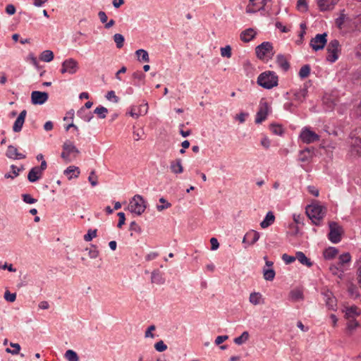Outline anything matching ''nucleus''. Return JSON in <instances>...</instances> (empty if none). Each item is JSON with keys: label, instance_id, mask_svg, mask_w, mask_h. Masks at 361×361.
Wrapping results in <instances>:
<instances>
[{"label": "nucleus", "instance_id": "nucleus-61", "mask_svg": "<svg viewBox=\"0 0 361 361\" xmlns=\"http://www.w3.org/2000/svg\"><path fill=\"white\" fill-rule=\"evenodd\" d=\"M88 180L92 186H96L98 184L97 176L95 175V171H92L88 177Z\"/></svg>", "mask_w": 361, "mask_h": 361}, {"label": "nucleus", "instance_id": "nucleus-43", "mask_svg": "<svg viewBox=\"0 0 361 361\" xmlns=\"http://www.w3.org/2000/svg\"><path fill=\"white\" fill-rule=\"evenodd\" d=\"M93 113L96 114L99 118L103 119L106 118L108 109L104 106H99L94 110Z\"/></svg>", "mask_w": 361, "mask_h": 361}, {"label": "nucleus", "instance_id": "nucleus-51", "mask_svg": "<svg viewBox=\"0 0 361 361\" xmlns=\"http://www.w3.org/2000/svg\"><path fill=\"white\" fill-rule=\"evenodd\" d=\"M293 223L296 224L300 227L303 226L305 225V223H304V220L305 218V216L294 214L293 216Z\"/></svg>", "mask_w": 361, "mask_h": 361}, {"label": "nucleus", "instance_id": "nucleus-42", "mask_svg": "<svg viewBox=\"0 0 361 361\" xmlns=\"http://www.w3.org/2000/svg\"><path fill=\"white\" fill-rule=\"evenodd\" d=\"M262 294L259 293H256V292H254V293H252L250 295V302L253 304V305H259L261 303V300H262Z\"/></svg>", "mask_w": 361, "mask_h": 361}, {"label": "nucleus", "instance_id": "nucleus-26", "mask_svg": "<svg viewBox=\"0 0 361 361\" xmlns=\"http://www.w3.org/2000/svg\"><path fill=\"white\" fill-rule=\"evenodd\" d=\"M63 150L66 151L68 154H71L73 153L78 154L80 153L78 148L73 145V143L70 140H66L63 146H62Z\"/></svg>", "mask_w": 361, "mask_h": 361}, {"label": "nucleus", "instance_id": "nucleus-58", "mask_svg": "<svg viewBox=\"0 0 361 361\" xmlns=\"http://www.w3.org/2000/svg\"><path fill=\"white\" fill-rule=\"evenodd\" d=\"M154 348L157 351L161 353L167 349V345L163 341H159L154 344Z\"/></svg>", "mask_w": 361, "mask_h": 361}, {"label": "nucleus", "instance_id": "nucleus-25", "mask_svg": "<svg viewBox=\"0 0 361 361\" xmlns=\"http://www.w3.org/2000/svg\"><path fill=\"white\" fill-rule=\"evenodd\" d=\"M181 162L182 161L180 159H176L175 161H171L170 169L173 173L178 174L183 171Z\"/></svg>", "mask_w": 361, "mask_h": 361}, {"label": "nucleus", "instance_id": "nucleus-63", "mask_svg": "<svg viewBox=\"0 0 361 361\" xmlns=\"http://www.w3.org/2000/svg\"><path fill=\"white\" fill-rule=\"evenodd\" d=\"M281 258L286 264H290L296 259V257L290 256L287 254H283Z\"/></svg>", "mask_w": 361, "mask_h": 361}, {"label": "nucleus", "instance_id": "nucleus-32", "mask_svg": "<svg viewBox=\"0 0 361 361\" xmlns=\"http://www.w3.org/2000/svg\"><path fill=\"white\" fill-rule=\"evenodd\" d=\"M329 270L332 274H334V276H337L340 279H341L343 277V273L346 270V269H343L336 264H331L329 267Z\"/></svg>", "mask_w": 361, "mask_h": 361}, {"label": "nucleus", "instance_id": "nucleus-46", "mask_svg": "<svg viewBox=\"0 0 361 361\" xmlns=\"http://www.w3.org/2000/svg\"><path fill=\"white\" fill-rule=\"evenodd\" d=\"M327 209L325 206L319 204L317 202V221L322 219L326 215Z\"/></svg>", "mask_w": 361, "mask_h": 361}, {"label": "nucleus", "instance_id": "nucleus-18", "mask_svg": "<svg viewBox=\"0 0 361 361\" xmlns=\"http://www.w3.org/2000/svg\"><path fill=\"white\" fill-rule=\"evenodd\" d=\"M43 173L36 166L32 167L28 172L27 180L30 183H35L39 180Z\"/></svg>", "mask_w": 361, "mask_h": 361}, {"label": "nucleus", "instance_id": "nucleus-2", "mask_svg": "<svg viewBox=\"0 0 361 361\" xmlns=\"http://www.w3.org/2000/svg\"><path fill=\"white\" fill-rule=\"evenodd\" d=\"M257 83L266 90H271L278 86L279 77L274 71H266L258 75Z\"/></svg>", "mask_w": 361, "mask_h": 361}, {"label": "nucleus", "instance_id": "nucleus-24", "mask_svg": "<svg viewBox=\"0 0 361 361\" xmlns=\"http://www.w3.org/2000/svg\"><path fill=\"white\" fill-rule=\"evenodd\" d=\"M338 253V250L334 247H329L323 252L325 259L330 260L334 259Z\"/></svg>", "mask_w": 361, "mask_h": 361}, {"label": "nucleus", "instance_id": "nucleus-4", "mask_svg": "<svg viewBox=\"0 0 361 361\" xmlns=\"http://www.w3.org/2000/svg\"><path fill=\"white\" fill-rule=\"evenodd\" d=\"M339 42L337 39L331 40L329 44L327 45V54L326 56V59L327 61L334 63L338 58V51H339Z\"/></svg>", "mask_w": 361, "mask_h": 361}, {"label": "nucleus", "instance_id": "nucleus-64", "mask_svg": "<svg viewBox=\"0 0 361 361\" xmlns=\"http://www.w3.org/2000/svg\"><path fill=\"white\" fill-rule=\"evenodd\" d=\"M118 216V224H117V227L121 228H122V226L125 224V221H126V215L123 212H118L117 214Z\"/></svg>", "mask_w": 361, "mask_h": 361}, {"label": "nucleus", "instance_id": "nucleus-53", "mask_svg": "<svg viewBox=\"0 0 361 361\" xmlns=\"http://www.w3.org/2000/svg\"><path fill=\"white\" fill-rule=\"evenodd\" d=\"M221 55L223 57L231 58L232 55L231 47L230 45H226L221 48Z\"/></svg>", "mask_w": 361, "mask_h": 361}, {"label": "nucleus", "instance_id": "nucleus-52", "mask_svg": "<svg viewBox=\"0 0 361 361\" xmlns=\"http://www.w3.org/2000/svg\"><path fill=\"white\" fill-rule=\"evenodd\" d=\"M97 229H89L87 233L84 235V240L87 242L91 241L97 236Z\"/></svg>", "mask_w": 361, "mask_h": 361}, {"label": "nucleus", "instance_id": "nucleus-45", "mask_svg": "<svg viewBox=\"0 0 361 361\" xmlns=\"http://www.w3.org/2000/svg\"><path fill=\"white\" fill-rule=\"evenodd\" d=\"M114 40L116 44L117 48L121 49L123 47V44L125 42L124 37L119 33H116L114 35Z\"/></svg>", "mask_w": 361, "mask_h": 361}, {"label": "nucleus", "instance_id": "nucleus-59", "mask_svg": "<svg viewBox=\"0 0 361 361\" xmlns=\"http://www.w3.org/2000/svg\"><path fill=\"white\" fill-rule=\"evenodd\" d=\"M4 299L8 302H13L16 299V293H12L10 291L6 290L4 293Z\"/></svg>", "mask_w": 361, "mask_h": 361}, {"label": "nucleus", "instance_id": "nucleus-37", "mask_svg": "<svg viewBox=\"0 0 361 361\" xmlns=\"http://www.w3.org/2000/svg\"><path fill=\"white\" fill-rule=\"evenodd\" d=\"M275 275L276 272L272 268L263 269L264 279L267 281H272L274 279Z\"/></svg>", "mask_w": 361, "mask_h": 361}, {"label": "nucleus", "instance_id": "nucleus-9", "mask_svg": "<svg viewBox=\"0 0 361 361\" xmlns=\"http://www.w3.org/2000/svg\"><path fill=\"white\" fill-rule=\"evenodd\" d=\"M49 99V94L47 92L32 91L31 93V102L34 105H42Z\"/></svg>", "mask_w": 361, "mask_h": 361}, {"label": "nucleus", "instance_id": "nucleus-12", "mask_svg": "<svg viewBox=\"0 0 361 361\" xmlns=\"http://www.w3.org/2000/svg\"><path fill=\"white\" fill-rule=\"evenodd\" d=\"M324 300L325 301L326 305L330 310H336L337 306L336 299L333 295V293L331 291L326 290L323 292L322 293Z\"/></svg>", "mask_w": 361, "mask_h": 361}, {"label": "nucleus", "instance_id": "nucleus-33", "mask_svg": "<svg viewBox=\"0 0 361 361\" xmlns=\"http://www.w3.org/2000/svg\"><path fill=\"white\" fill-rule=\"evenodd\" d=\"M135 55L137 57V60L140 62H149V54L148 52L142 49H138L135 51Z\"/></svg>", "mask_w": 361, "mask_h": 361}, {"label": "nucleus", "instance_id": "nucleus-27", "mask_svg": "<svg viewBox=\"0 0 361 361\" xmlns=\"http://www.w3.org/2000/svg\"><path fill=\"white\" fill-rule=\"evenodd\" d=\"M307 93L308 91H307L306 88H302L296 90L293 94V99L300 103L302 102L307 96Z\"/></svg>", "mask_w": 361, "mask_h": 361}, {"label": "nucleus", "instance_id": "nucleus-39", "mask_svg": "<svg viewBox=\"0 0 361 361\" xmlns=\"http://www.w3.org/2000/svg\"><path fill=\"white\" fill-rule=\"evenodd\" d=\"M249 336L248 331H243L240 336L235 338L233 341L235 344L240 345L249 339Z\"/></svg>", "mask_w": 361, "mask_h": 361}, {"label": "nucleus", "instance_id": "nucleus-38", "mask_svg": "<svg viewBox=\"0 0 361 361\" xmlns=\"http://www.w3.org/2000/svg\"><path fill=\"white\" fill-rule=\"evenodd\" d=\"M270 130L276 135H282L284 133L283 128L281 125L271 123L269 126Z\"/></svg>", "mask_w": 361, "mask_h": 361}, {"label": "nucleus", "instance_id": "nucleus-44", "mask_svg": "<svg viewBox=\"0 0 361 361\" xmlns=\"http://www.w3.org/2000/svg\"><path fill=\"white\" fill-rule=\"evenodd\" d=\"M65 357L68 361H79V356L73 350H68L65 353Z\"/></svg>", "mask_w": 361, "mask_h": 361}, {"label": "nucleus", "instance_id": "nucleus-20", "mask_svg": "<svg viewBox=\"0 0 361 361\" xmlns=\"http://www.w3.org/2000/svg\"><path fill=\"white\" fill-rule=\"evenodd\" d=\"M257 35V32L252 28H247L240 34V39L244 42H249L252 40Z\"/></svg>", "mask_w": 361, "mask_h": 361}, {"label": "nucleus", "instance_id": "nucleus-8", "mask_svg": "<svg viewBox=\"0 0 361 361\" xmlns=\"http://www.w3.org/2000/svg\"><path fill=\"white\" fill-rule=\"evenodd\" d=\"M299 138L303 143L310 144L316 141V133L311 130L310 127L305 126L302 128Z\"/></svg>", "mask_w": 361, "mask_h": 361}, {"label": "nucleus", "instance_id": "nucleus-34", "mask_svg": "<svg viewBox=\"0 0 361 361\" xmlns=\"http://www.w3.org/2000/svg\"><path fill=\"white\" fill-rule=\"evenodd\" d=\"M63 173L66 176L70 175L71 173H73V176H70L68 179L71 180L73 177L77 178L80 174L79 168L75 166H68L63 172Z\"/></svg>", "mask_w": 361, "mask_h": 361}, {"label": "nucleus", "instance_id": "nucleus-13", "mask_svg": "<svg viewBox=\"0 0 361 361\" xmlns=\"http://www.w3.org/2000/svg\"><path fill=\"white\" fill-rule=\"evenodd\" d=\"M259 237L260 235L259 232L251 230L246 233L243 238V243H247L248 245H252L259 240Z\"/></svg>", "mask_w": 361, "mask_h": 361}, {"label": "nucleus", "instance_id": "nucleus-22", "mask_svg": "<svg viewBox=\"0 0 361 361\" xmlns=\"http://www.w3.org/2000/svg\"><path fill=\"white\" fill-rule=\"evenodd\" d=\"M351 261V255L349 252H345L338 257L337 264L343 269H345V266Z\"/></svg>", "mask_w": 361, "mask_h": 361}, {"label": "nucleus", "instance_id": "nucleus-36", "mask_svg": "<svg viewBox=\"0 0 361 361\" xmlns=\"http://www.w3.org/2000/svg\"><path fill=\"white\" fill-rule=\"evenodd\" d=\"M54 55L52 51L45 50L41 53L39 59L44 62H50L54 59Z\"/></svg>", "mask_w": 361, "mask_h": 361}, {"label": "nucleus", "instance_id": "nucleus-1", "mask_svg": "<svg viewBox=\"0 0 361 361\" xmlns=\"http://www.w3.org/2000/svg\"><path fill=\"white\" fill-rule=\"evenodd\" d=\"M348 144V156L351 158L361 157V128H355L350 132Z\"/></svg>", "mask_w": 361, "mask_h": 361}, {"label": "nucleus", "instance_id": "nucleus-50", "mask_svg": "<svg viewBox=\"0 0 361 361\" xmlns=\"http://www.w3.org/2000/svg\"><path fill=\"white\" fill-rule=\"evenodd\" d=\"M297 9L300 12H305L308 9L307 0H298Z\"/></svg>", "mask_w": 361, "mask_h": 361}, {"label": "nucleus", "instance_id": "nucleus-40", "mask_svg": "<svg viewBox=\"0 0 361 361\" xmlns=\"http://www.w3.org/2000/svg\"><path fill=\"white\" fill-rule=\"evenodd\" d=\"M300 232V226L297 225L296 224L292 222L289 224L288 230H287V234L289 235L295 236L297 235Z\"/></svg>", "mask_w": 361, "mask_h": 361}, {"label": "nucleus", "instance_id": "nucleus-11", "mask_svg": "<svg viewBox=\"0 0 361 361\" xmlns=\"http://www.w3.org/2000/svg\"><path fill=\"white\" fill-rule=\"evenodd\" d=\"M305 214L307 221H310V224L316 225V201L312 200L310 204L305 207Z\"/></svg>", "mask_w": 361, "mask_h": 361}, {"label": "nucleus", "instance_id": "nucleus-55", "mask_svg": "<svg viewBox=\"0 0 361 361\" xmlns=\"http://www.w3.org/2000/svg\"><path fill=\"white\" fill-rule=\"evenodd\" d=\"M10 345L13 348L11 350L10 348H6V352L11 353L12 355H17L19 353L20 350V345L18 343H11Z\"/></svg>", "mask_w": 361, "mask_h": 361}, {"label": "nucleus", "instance_id": "nucleus-19", "mask_svg": "<svg viewBox=\"0 0 361 361\" xmlns=\"http://www.w3.org/2000/svg\"><path fill=\"white\" fill-rule=\"evenodd\" d=\"M322 103L324 105L325 111H331L336 104L334 96L330 94H325L323 97Z\"/></svg>", "mask_w": 361, "mask_h": 361}, {"label": "nucleus", "instance_id": "nucleus-16", "mask_svg": "<svg viewBox=\"0 0 361 361\" xmlns=\"http://www.w3.org/2000/svg\"><path fill=\"white\" fill-rule=\"evenodd\" d=\"M6 155L8 158L12 159H23L26 157L25 154L19 153L17 148L11 145L8 146Z\"/></svg>", "mask_w": 361, "mask_h": 361}, {"label": "nucleus", "instance_id": "nucleus-62", "mask_svg": "<svg viewBox=\"0 0 361 361\" xmlns=\"http://www.w3.org/2000/svg\"><path fill=\"white\" fill-rule=\"evenodd\" d=\"M358 326L359 323L355 319H348L347 328L349 331L355 329Z\"/></svg>", "mask_w": 361, "mask_h": 361}, {"label": "nucleus", "instance_id": "nucleus-17", "mask_svg": "<svg viewBox=\"0 0 361 361\" xmlns=\"http://www.w3.org/2000/svg\"><path fill=\"white\" fill-rule=\"evenodd\" d=\"M338 0H317V6L322 11L332 10Z\"/></svg>", "mask_w": 361, "mask_h": 361}, {"label": "nucleus", "instance_id": "nucleus-30", "mask_svg": "<svg viewBox=\"0 0 361 361\" xmlns=\"http://www.w3.org/2000/svg\"><path fill=\"white\" fill-rule=\"evenodd\" d=\"M296 258L302 264L306 265L308 267L312 266L313 263L310 261L309 258L306 257V255L300 251L296 252Z\"/></svg>", "mask_w": 361, "mask_h": 361}, {"label": "nucleus", "instance_id": "nucleus-47", "mask_svg": "<svg viewBox=\"0 0 361 361\" xmlns=\"http://www.w3.org/2000/svg\"><path fill=\"white\" fill-rule=\"evenodd\" d=\"M332 147H329V146H327L326 147H324V146H320L318 149H317V154H319L320 155H322L324 153H326V155L329 158H331L332 157Z\"/></svg>", "mask_w": 361, "mask_h": 361}, {"label": "nucleus", "instance_id": "nucleus-14", "mask_svg": "<svg viewBox=\"0 0 361 361\" xmlns=\"http://www.w3.org/2000/svg\"><path fill=\"white\" fill-rule=\"evenodd\" d=\"M26 115L27 111L24 109L20 113V114L17 117L13 126V130L15 133H18L21 131L23 124L25 123Z\"/></svg>", "mask_w": 361, "mask_h": 361}, {"label": "nucleus", "instance_id": "nucleus-7", "mask_svg": "<svg viewBox=\"0 0 361 361\" xmlns=\"http://www.w3.org/2000/svg\"><path fill=\"white\" fill-rule=\"evenodd\" d=\"M273 49L272 43L264 42L256 47V55L259 59H264L269 54L271 53V55L274 54L272 52Z\"/></svg>", "mask_w": 361, "mask_h": 361}, {"label": "nucleus", "instance_id": "nucleus-31", "mask_svg": "<svg viewBox=\"0 0 361 361\" xmlns=\"http://www.w3.org/2000/svg\"><path fill=\"white\" fill-rule=\"evenodd\" d=\"M151 281L152 283L159 285L163 284L165 281L164 279L162 277L160 271L158 269L152 272Z\"/></svg>", "mask_w": 361, "mask_h": 361}, {"label": "nucleus", "instance_id": "nucleus-21", "mask_svg": "<svg viewBox=\"0 0 361 361\" xmlns=\"http://www.w3.org/2000/svg\"><path fill=\"white\" fill-rule=\"evenodd\" d=\"M275 221V216L274 213L271 211H269L267 213L265 217L262 220V221L260 223V226L262 228H266L270 226L271 224H274Z\"/></svg>", "mask_w": 361, "mask_h": 361}, {"label": "nucleus", "instance_id": "nucleus-29", "mask_svg": "<svg viewBox=\"0 0 361 361\" xmlns=\"http://www.w3.org/2000/svg\"><path fill=\"white\" fill-rule=\"evenodd\" d=\"M360 312L358 310V308L356 306H351L350 307H347L345 310V317L348 319H355L356 316H359Z\"/></svg>", "mask_w": 361, "mask_h": 361}, {"label": "nucleus", "instance_id": "nucleus-54", "mask_svg": "<svg viewBox=\"0 0 361 361\" xmlns=\"http://www.w3.org/2000/svg\"><path fill=\"white\" fill-rule=\"evenodd\" d=\"M22 200L24 202L29 204H35L37 202V199L32 197L30 194L27 193L22 195Z\"/></svg>", "mask_w": 361, "mask_h": 361}, {"label": "nucleus", "instance_id": "nucleus-3", "mask_svg": "<svg viewBox=\"0 0 361 361\" xmlns=\"http://www.w3.org/2000/svg\"><path fill=\"white\" fill-rule=\"evenodd\" d=\"M129 209L132 213L141 215L146 209V202L140 195H135L130 200Z\"/></svg>", "mask_w": 361, "mask_h": 361}, {"label": "nucleus", "instance_id": "nucleus-57", "mask_svg": "<svg viewBox=\"0 0 361 361\" xmlns=\"http://www.w3.org/2000/svg\"><path fill=\"white\" fill-rule=\"evenodd\" d=\"M106 98L109 101L113 100L114 103H118L120 100L119 97L116 95L115 92L113 90L109 91L106 93Z\"/></svg>", "mask_w": 361, "mask_h": 361}, {"label": "nucleus", "instance_id": "nucleus-10", "mask_svg": "<svg viewBox=\"0 0 361 361\" xmlns=\"http://www.w3.org/2000/svg\"><path fill=\"white\" fill-rule=\"evenodd\" d=\"M269 111V105L267 102H260L259 110L257 112L255 123H262L267 119Z\"/></svg>", "mask_w": 361, "mask_h": 361}, {"label": "nucleus", "instance_id": "nucleus-60", "mask_svg": "<svg viewBox=\"0 0 361 361\" xmlns=\"http://www.w3.org/2000/svg\"><path fill=\"white\" fill-rule=\"evenodd\" d=\"M129 230L139 234L142 233L141 227L135 221L130 223Z\"/></svg>", "mask_w": 361, "mask_h": 361}, {"label": "nucleus", "instance_id": "nucleus-28", "mask_svg": "<svg viewBox=\"0 0 361 361\" xmlns=\"http://www.w3.org/2000/svg\"><path fill=\"white\" fill-rule=\"evenodd\" d=\"M77 116L82 118L85 122H90L94 116L92 112H87L83 107L80 108L77 111Z\"/></svg>", "mask_w": 361, "mask_h": 361}, {"label": "nucleus", "instance_id": "nucleus-5", "mask_svg": "<svg viewBox=\"0 0 361 361\" xmlns=\"http://www.w3.org/2000/svg\"><path fill=\"white\" fill-rule=\"evenodd\" d=\"M342 228L334 221L329 223V233L328 234L329 240L333 243H338L341 240Z\"/></svg>", "mask_w": 361, "mask_h": 361}, {"label": "nucleus", "instance_id": "nucleus-49", "mask_svg": "<svg viewBox=\"0 0 361 361\" xmlns=\"http://www.w3.org/2000/svg\"><path fill=\"white\" fill-rule=\"evenodd\" d=\"M290 297L293 301H299L302 299V293L299 290H293L290 291Z\"/></svg>", "mask_w": 361, "mask_h": 361}, {"label": "nucleus", "instance_id": "nucleus-48", "mask_svg": "<svg viewBox=\"0 0 361 361\" xmlns=\"http://www.w3.org/2000/svg\"><path fill=\"white\" fill-rule=\"evenodd\" d=\"M159 201V202L163 204L157 205V209L159 212L166 209L171 207V204L169 203L164 197H161Z\"/></svg>", "mask_w": 361, "mask_h": 361}, {"label": "nucleus", "instance_id": "nucleus-41", "mask_svg": "<svg viewBox=\"0 0 361 361\" xmlns=\"http://www.w3.org/2000/svg\"><path fill=\"white\" fill-rule=\"evenodd\" d=\"M310 71H311V68L309 64L302 66L298 73L299 77L301 79L306 78L307 77L309 76V75L310 73Z\"/></svg>", "mask_w": 361, "mask_h": 361}, {"label": "nucleus", "instance_id": "nucleus-35", "mask_svg": "<svg viewBox=\"0 0 361 361\" xmlns=\"http://www.w3.org/2000/svg\"><path fill=\"white\" fill-rule=\"evenodd\" d=\"M327 34H317V51L323 49L327 42Z\"/></svg>", "mask_w": 361, "mask_h": 361}, {"label": "nucleus", "instance_id": "nucleus-15", "mask_svg": "<svg viewBox=\"0 0 361 361\" xmlns=\"http://www.w3.org/2000/svg\"><path fill=\"white\" fill-rule=\"evenodd\" d=\"M314 154V148L306 147L300 152L299 160L302 162H309Z\"/></svg>", "mask_w": 361, "mask_h": 361}, {"label": "nucleus", "instance_id": "nucleus-23", "mask_svg": "<svg viewBox=\"0 0 361 361\" xmlns=\"http://www.w3.org/2000/svg\"><path fill=\"white\" fill-rule=\"evenodd\" d=\"M276 63L284 71H287L290 68V63L283 54L277 55Z\"/></svg>", "mask_w": 361, "mask_h": 361}, {"label": "nucleus", "instance_id": "nucleus-6", "mask_svg": "<svg viewBox=\"0 0 361 361\" xmlns=\"http://www.w3.org/2000/svg\"><path fill=\"white\" fill-rule=\"evenodd\" d=\"M79 69L78 63L75 59L70 58L64 60L61 64V73L62 74H75Z\"/></svg>", "mask_w": 361, "mask_h": 361}, {"label": "nucleus", "instance_id": "nucleus-56", "mask_svg": "<svg viewBox=\"0 0 361 361\" xmlns=\"http://www.w3.org/2000/svg\"><path fill=\"white\" fill-rule=\"evenodd\" d=\"M17 166L16 165L12 164L11 166V173H7L4 175L5 178H11L14 179L16 177L18 176V171H16Z\"/></svg>", "mask_w": 361, "mask_h": 361}]
</instances>
